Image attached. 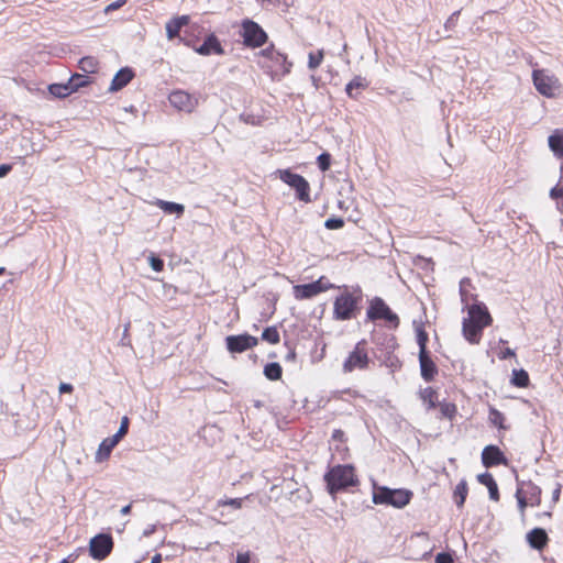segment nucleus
I'll use <instances>...</instances> for the list:
<instances>
[{
  "label": "nucleus",
  "mask_w": 563,
  "mask_h": 563,
  "mask_svg": "<svg viewBox=\"0 0 563 563\" xmlns=\"http://www.w3.org/2000/svg\"><path fill=\"white\" fill-rule=\"evenodd\" d=\"M335 287L336 285L330 283L325 276H321L311 283L295 285L292 290L297 300H306Z\"/></svg>",
  "instance_id": "0eeeda50"
},
{
  "label": "nucleus",
  "mask_w": 563,
  "mask_h": 563,
  "mask_svg": "<svg viewBox=\"0 0 563 563\" xmlns=\"http://www.w3.org/2000/svg\"><path fill=\"white\" fill-rule=\"evenodd\" d=\"M239 119L240 121H242L243 123L245 124H250V125H253V126H256V125H260L262 120L260 117L253 114V113H249V112H242L240 115H239Z\"/></svg>",
  "instance_id": "de8ad7c7"
},
{
  "label": "nucleus",
  "mask_w": 563,
  "mask_h": 563,
  "mask_svg": "<svg viewBox=\"0 0 563 563\" xmlns=\"http://www.w3.org/2000/svg\"><path fill=\"white\" fill-rule=\"evenodd\" d=\"M366 341H358L343 363V372L351 373L354 369H366L369 365V357L366 351Z\"/></svg>",
  "instance_id": "6e6552de"
},
{
  "label": "nucleus",
  "mask_w": 563,
  "mask_h": 563,
  "mask_svg": "<svg viewBox=\"0 0 563 563\" xmlns=\"http://www.w3.org/2000/svg\"><path fill=\"white\" fill-rule=\"evenodd\" d=\"M379 360H382V364L390 369L391 373L398 371L402 366V362L399 360L397 355L393 353H385L379 355Z\"/></svg>",
  "instance_id": "f704fd0d"
},
{
  "label": "nucleus",
  "mask_w": 563,
  "mask_h": 563,
  "mask_svg": "<svg viewBox=\"0 0 563 563\" xmlns=\"http://www.w3.org/2000/svg\"><path fill=\"white\" fill-rule=\"evenodd\" d=\"M205 35V27L198 23H188L180 37V42L188 47H197L199 40Z\"/></svg>",
  "instance_id": "6ab92c4d"
},
{
  "label": "nucleus",
  "mask_w": 563,
  "mask_h": 563,
  "mask_svg": "<svg viewBox=\"0 0 563 563\" xmlns=\"http://www.w3.org/2000/svg\"><path fill=\"white\" fill-rule=\"evenodd\" d=\"M416 341L419 346V353H429L430 352L428 350L429 334L424 330L422 324L416 327Z\"/></svg>",
  "instance_id": "e433bc0d"
},
{
  "label": "nucleus",
  "mask_w": 563,
  "mask_h": 563,
  "mask_svg": "<svg viewBox=\"0 0 563 563\" xmlns=\"http://www.w3.org/2000/svg\"><path fill=\"white\" fill-rule=\"evenodd\" d=\"M114 547L113 538L110 533L100 532L92 537L89 541V555L96 561L107 559Z\"/></svg>",
  "instance_id": "1a4fd4ad"
},
{
  "label": "nucleus",
  "mask_w": 563,
  "mask_h": 563,
  "mask_svg": "<svg viewBox=\"0 0 563 563\" xmlns=\"http://www.w3.org/2000/svg\"><path fill=\"white\" fill-rule=\"evenodd\" d=\"M99 60L95 56H84L78 62L80 70L87 74H95L98 70Z\"/></svg>",
  "instance_id": "473e14b6"
},
{
  "label": "nucleus",
  "mask_w": 563,
  "mask_h": 563,
  "mask_svg": "<svg viewBox=\"0 0 563 563\" xmlns=\"http://www.w3.org/2000/svg\"><path fill=\"white\" fill-rule=\"evenodd\" d=\"M550 197L556 201L563 198V180L560 179V183L550 189Z\"/></svg>",
  "instance_id": "603ef678"
},
{
  "label": "nucleus",
  "mask_w": 563,
  "mask_h": 563,
  "mask_svg": "<svg viewBox=\"0 0 563 563\" xmlns=\"http://www.w3.org/2000/svg\"><path fill=\"white\" fill-rule=\"evenodd\" d=\"M261 339L269 344H277L280 341L277 327H266L262 332Z\"/></svg>",
  "instance_id": "58836bf2"
},
{
  "label": "nucleus",
  "mask_w": 563,
  "mask_h": 563,
  "mask_svg": "<svg viewBox=\"0 0 563 563\" xmlns=\"http://www.w3.org/2000/svg\"><path fill=\"white\" fill-rule=\"evenodd\" d=\"M468 493L467 483L465 479L460 481V483L455 486L453 497L454 503L457 508H462L465 504L466 497Z\"/></svg>",
  "instance_id": "2f4dec72"
},
{
  "label": "nucleus",
  "mask_w": 563,
  "mask_h": 563,
  "mask_svg": "<svg viewBox=\"0 0 563 563\" xmlns=\"http://www.w3.org/2000/svg\"><path fill=\"white\" fill-rule=\"evenodd\" d=\"M344 219L341 217L332 216L324 221V228L328 230H339L344 227Z\"/></svg>",
  "instance_id": "a18cd8bd"
},
{
  "label": "nucleus",
  "mask_w": 563,
  "mask_h": 563,
  "mask_svg": "<svg viewBox=\"0 0 563 563\" xmlns=\"http://www.w3.org/2000/svg\"><path fill=\"white\" fill-rule=\"evenodd\" d=\"M124 437L125 434L121 433L120 431H117L112 437H109L107 439L110 442V444L115 446Z\"/></svg>",
  "instance_id": "052dcab7"
},
{
  "label": "nucleus",
  "mask_w": 563,
  "mask_h": 563,
  "mask_svg": "<svg viewBox=\"0 0 563 563\" xmlns=\"http://www.w3.org/2000/svg\"><path fill=\"white\" fill-rule=\"evenodd\" d=\"M489 422L498 428V430H507L508 426L505 424L506 418L505 415L496 409L495 407H489L488 415Z\"/></svg>",
  "instance_id": "c9c22d12"
},
{
  "label": "nucleus",
  "mask_w": 563,
  "mask_h": 563,
  "mask_svg": "<svg viewBox=\"0 0 563 563\" xmlns=\"http://www.w3.org/2000/svg\"><path fill=\"white\" fill-rule=\"evenodd\" d=\"M459 14H460V11H455L449 16V19L446 20V22L444 24L446 30H451L456 25Z\"/></svg>",
  "instance_id": "4d7b16f0"
},
{
  "label": "nucleus",
  "mask_w": 563,
  "mask_h": 563,
  "mask_svg": "<svg viewBox=\"0 0 563 563\" xmlns=\"http://www.w3.org/2000/svg\"><path fill=\"white\" fill-rule=\"evenodd\" d=\"M263 374L268 380H279L283 375V367L278 362H269L264 365Z\"/></svg>",
  "instance_id": "c756f323"
},
{
  "label": "nucleus",
  "mask_w": 563,
  "mask_h": 563,
  "mask_svg": "<svg viewBox=\"0 0 563 563\" xmlns=\"http://www.w3.org/2000/svg\"><path fill=\"white\" fill-rule=\"evenodd\" d=\"M190 21V16L187 14L178 15L170 19L166 23V36L168 40H180L183 32L185 30V25H187Z\"/></svg>",
  "instance_id": "4be33fe9"
},
{
  "label": "nucleus",
  "mask_w": 563,
  "mask_h": 563,
  "mask_svg": "<svg viewBox=\"0 0 563 563\" xmlns=\"http://www.w3.org/2000/svg\"><path fill=\"white\" fill-rule=\"evenodd\" d=\"M278 51L275 49V46L274 44H271L269 46H267L266 48H263L260 54L261 56L263 57H266L268 59H273V57L275 56V54L277 53Z\"/></svg>",
  "instance_id": "6e6d98bb"
},
{
  "label": "nucleus",
  "mask_w": 563,
  "mask_h": 563,
  "mask_svg": "<svg viewBox=\"0 0 563 563\" xmlns=\"http://www.w3.org/2000/svg\"><path fill=\"white\" fill-rule=\"evenodd\" d=\"M129 324L125 325L124 330H123V335L121 338V344L124 345V346H128V345H131V341L129 339Z\"/></svg>",
  "instance_id": "338daca9"
},
{
  "label": "nucleus",
  "mask_w": 563,
  "mask_h": 563,
  "mask_svg": "<svg viewBox=\"0 0 563 563\" xmlns=\"http://www.w3.org/2000/svg\"><path fill=\"white\" fill-rule=\"evenodd\" d=\"M561 489L562 485L560 483H556L555 488L552 492V503L553 505L556 504L561 496Z\"/></svg>",
  "instance_id": "0e129e2a"
},
{
  "label": "nucleus",
  "mask_w": 563,
  "mask_h": 563,
  "mask_svg": "<svg viewBox=\"0 0 563 563\" xmlns=\"http://www.w3.org/2000/svg\"><path fill=\"white\" fill-rule=\"evenodd\" d=\"M366 321H384L389 329H397L400 324L398 314L386 303L382 297H374L369 300L366 309Z\"/></svg>",
  "instance_id": "20e7f679"
},
{
  "label": "nucleus",
  "mask_w": 563,
  "mask_h": 563,
  "mask_svg": "<svg viewBox=\"0 0 563 563\" xmlns=\"http://www.w3.org/2000/svg\"><path fill=\"white\" fill-rule=\"evenodd\" d=\"M413 493L407 488H389L387 486L373 485V503L387 505L401 509L412 499Z\"/></svg>",
  "instance_id": "7ed1b4c3"
},
{
  "label": "nucleus",
  "mask_w": 563,
  "mask_h": 563,
  "mask_svg": "<svg viewBox=\"0 0 563 563\" xmlns=\"http://www.w3.org/2000/svg\"><path fill=\"white\" fill-rule=\"evenodd\" d=\"M239 36L247 48H261L268 42L267 32L251 18H244L240 22Z\"/></svg>",
  "instance_id": "39448f33"
},
{
  "label": "nucleus",
  "mask_w": 563,
  "mask_h": 563,
  "mask_svg": "<svg viewBox=\"0 0 563 563\" xmlns=\"http://www.w3.org/2000/svg\"><path fill=\"white\" fill-rule=\"evenodd\" d=\"M532 81L540 95L547 98L554 97L556 79L553 76L548 75L544 69H533Z\"/></svg>",
  "instance_id": "9b49d317"
},
{
  "label": "nucleus",
  "mask_w": 563,
  "mask_h": 563,
  "mask_svg": "<svg viewBox=\"0 0 563 563\" xmlns=\"http://www.w3.org/2000/svg\"><path fill=\"white\" fill-rule=\"evenodd\" d=\"M468 316L467 319L474 320L475 322L483 323L484 325H490L493 318L488 311L486 305L482 301L474 299V302L466 308Z\"/></svg>",
  "instance_id": "2eb2a0df"
},
{
  "label": "nucleus",
  "mask_w": 563,
  "mask_h": 563,
  "mask_svg": "<svg viewBox=\"0 0 563 563\" xmlns=\"http://www.w3.org/2000/svg\"><path fill=\"white\" fill-rule=\"evenodd\" d=\"M271 60L283 68V75L290 73L292 63L288 62L286 54L277 52Z\"/></svg>",
  "instance_id": "a19ab883"
},
{
  "label": "nucleus",
  "mask_w": 563,
  "mask_h": 563,
  "mask_svg": "<svg viewBox=\"0 0 563 563\" xmlns=\"http://www.w3.org/2000/svg\"><path fill=\"white\" fill-rule=\"evenodd\" d=\"M92 80L85 74L75 73L67 80V84L71 87V91L77 92L80 88L87 87Z\"/></svg>",
  "instance_id": "7c9ffc66"
},
{
  "label": "nucleus",
  "mask_w": 563,
  "mask_h": 563,
  "mask_svg": "<svg viewBox=\"0 0 563 563\" xmlns=\"http://www.w3.org/2000/svg\"><path fill=\"white\" fill-rule=\"evenodd\" d=\"M517 486L521 485L525 497L529 500L531 507H538L541 505L542 489L531 481H521L516 475Z\"/></svg>",
  "instance_id": "412c9836"
},
{
  "label": "nucleus",
  "mask_w": 563,
  "mask_h": 563,
  "mask_svg": "<svg viewBox=\"0 0 563 563\" xmlns=\"http://www.w3.org/2000/svg\"><path fill=\"white\" fill-rule=\"evenodd\" d=\"M510 384L515 387L519 388H526L530 384L529 374L526 369L519 368V369H512Z\"/></svg>",
  "instance_id": "c85d7f7f"
},
{
  "label": "nucleus",
  "mask_w": 563,
  "mask_h": 563,
  "mask_svg": "<svg viewBox=\"0 0 563 563\" xmlns=\"http://www.w3.org/2000/svg\"><path fill=\"white\" fill-rule=\"evenodd\" d=\"M147 260L153 271L158 273L164 269V260H162L159 256L155 255L154 253H151Z\"/></svg>",
  "instance_id": "09e8293b"
},
{
  "label": "nucleus",
  "mask_w": 563,
  "mask_h": 563,
  "mask_svg": "<svg viewBox=\"0 0 563 563\" xmlns=\"http://www.w3.org/2000/svg\"><path fill=\"white\" fill-rule=\"evenodd\" d=\"M420 374L424 382H433L438 375V366L432 360L431 352L418 353Z\"/></svg>",
  "instance_id": "a211bd4d"
},
{
  "label": "nucleus",
  "mask_w": 563,
  "mask_h": 563,
  "mask_svg": "<svg viewBox=\"0 0 563 563\" xmlns=\"http://www.w3.org/2000/svg\"><path fill=\"white\" fill-rule=\"evenodd\" d=\"M128 2V0H115L111 3H109L106 8H104V13L106 14H109L115 10H119L120 8H122L125 3Z\"/></svg>",
  "instance_id": "5fc2aeb1"
},
{
  "label": "nucleus",
  "mask_w": 563,
  "mask_h": 563,
  "mask_svg": "<svg viewBox=\"0 0 563 563\" xmlns=\"http://www.w3.org/2000/svg\"><path fill=\"white\" fill-rule=\"evenodd\" d=\"M323 60V51H319L317 54L316 53H309V56H308V68L313 70L316 68H318L320 66V64L322 63Z\"/></svg>",
  "instance_id": "49530a36"
},
{
  "label": "nucleus",
  "mask_w": 563,
  "mask_h": 563,
  "mask_svg": "<svg viewBox=\"0 0 563 563\" xmlns=\"http://www.w3.org/2000/svg\"><path fill=\"white\" fill-rule=\"evenodd\" d=\"M325 488L329 495L335 498L340 492H346L360 484L353 464H336L329 466L323 475Z\"/></svg>",
  "instance_id": "f03ea898"
},
{
  "label": "nucleus",
  "mask_w": 563,
  "mask_h": 563,
  "mask_svg": "<svg viewBox=\"0 0 563 563\" xmlns=\"http://www.w3.org/2000/svg\"><path fill=\"white\" fill-rule=\"evenodd\" d=\"M335 288L342 291L333 301V319L336 321H349L355 319L362 310L363 290L356 285L350 289L349 286L342 285Z\"/></svg>",
  "instance_id": "f257e3e1"
},
{
  "label": "nucleus",
  "mask_w": 563,
  "mask_h": 563,
  "mask_svg": "<svg viewBox=\"0 0 563 563\" xmlns=\"http://www.w3.org/2000/svg\"><path fill=\"white\" fill-rule=\"evenodd\" d=\"M421 397L424 401L428 402V408L433 409L438 406L434 398L437 397V391L432 387H427L421 393Z\"/></svg>",
  "instance_id": "37998d69"
},
{
  "label": "nucleus",
  "mask_w": 563,
  "mask_h": 563,
  "mask_svg": "<svg viewBox=\"0 0 563 563\" xmlns=\"http://www.w3.org/2000/svg\"><path fill=\"white\" fill-rule=\"evenodd\" d=\"M284 345L288 349L284 357L285 362H295L297 358L296 349L288 341H285Z\"/></svg>",
  "instance_id": "864d4df0"
},
{
  "label": "nucleus",
  "mask_w": 563,
  "mask_h": 563,
  "mask_svg": "<svg viewBox=\"0 0 563 563\" xmlns=\"http://www.w3.org/2000/svg\"><path fill=\"white\" fill-rule=\"evenodd\" d=\"M195 52L202 56L224 55V48L214 33L205 35L203 42L195 47Z\"/></svg>",
  "instance_id": "4468645a"
},
{
  "label": "nucleus",
  "mask_w": 563,
  "mask_h": 563,
  "mask_svg": "<svg viewBox=\"0 0 563 563\" xmlns=\"http://www.w3.org/2000/svg\"><path fill=\"white\" fill-rule=\"evenodd\" d=\"M278 175L282 181L287 184L296 192V198L302 202H311L310 185L308 180L300 174L294 173L291 169H279Z\"/></svg>",
  "instance_id": "423d86ee"
},
{
  "label": "nucleus",
  "mask_w": 563,
  "mask_h": 563,
  "mask_svg": "<svg viewBox=\"0 0 563 563\" xmlns=\"http://www.w3.org/2000/svg\"><path fill=\"white\" fill-rule=\"evenodd\" d=\"M516 355L515 351L510 347H506L504 351H501L499 353V358L500 360H508V358H511Z\"/></svg>",
  "instance_id": "680f3d73"
},
{
  "label": "nucleus",
  "mask_w": 563,
  "mask_h": 563,
  "mask_svg": "<svg viewBox=\"0 0 563 563\" xmlns=\"http://www.w3.org/2000/svg\"><path fill=\"white\" fill-rule=\"evenodd\" d=\"M526 541L531 549L543 551L548 547L550 538L544 528L534 527L526 533Z\"/></svg>",
  "instance_id": "f3484780"
},
{
  "label": "nucleus",
  "mask_w": 563,
  "mask_h": 563,
  "mask_svg": "<svg viewBox=\"0 0 563 563\" xmlns=\"http://www.w3.org/2000/svg\"><path fill=\"white\" fill-rule=\"evenodd\" d=\"M438 406L442 418L453 420L457 413V408L453 402H439Z\"/></svg>",
  "instance_id": "ea45409f"
},
{
  "label": "nucleus",
  "mask_w": 563,
  "mask_h": 563,
  "mask_svg": "<svg viewBox=\"0 0 563 563\" xmlns=\"http://www.w3.org/2000/svg\"><path fill=\"white\" fill-rule=\"evenodd\" d=\"M243 498H228L225 500H219V506H230L234 509H240L243 505Z\"/></svg>",
  "instance_id": "3c124183"
},
{
  "label": "nucleus",
  "mask_w": 563,
  "mask_h": 563,
  "mask_svg": "<svg viewBox=\"0 0 563 563\" xmlns=\"http://www.w3.org/2000/svg\"><path fill=\"white\" fill-rule=\"evenodd\" d=\"M486 327L487 325H484L483 323L475 322L474 320L464 318L462 322L463 336L471 344H477L479 343L483 335V330Z\"/></svg>",
  "instance_id": "dca6fc26"
},
{
  "label": "nucleus",
  "mask_w": 563,
  "mask_h": 563,
  "mask_svg": "<svg viewBox=\"0 0 563 563\" xmlns=\"http://www.w3.org/2000/svg\"><path fill=\"white\" fill-rule=\"evenodd\" d=\"M515 498L517 500V507L520 515V519L522 522L526 520V509L530 506L529 500L525 497L521 485H518L515 493Z\"/></svg>",
  "instance_id": "72a5a7b5"
},
{
  "label": "nucleus",
  "mask_w": 563,
  "mask_h": 563,
  "mask_svg": "<svg viewBox=\"0 0 563 563\" xmlns=\"http://www.w3.org/2000/svg\"><path fill=\"white\" fill-rule=\"evenodd\" d=\"M331 161H332L331 154L328 152H322L317 157V165L321 172H327L328 169H330Z\"/></svg>",
  "instance_id": "c03bdc74"
},
{
  "label": "nucleus",
  "mask_w": 563,
  "mask_h": 563,
  "mask_svg": "<svg viewBox=\"0 0 563 563\" xmlns=\"http://www.w3.org/2000/svg\"><path fill=\"white\" fill-rule=\"evenodd\" d=\"M58 390L60 394H69L74 390V386L69 383H60Z\"/></svg>",
  "instance_id": "69168bd1"
},
{
  "label": "nucleus",
  "mask_w": 563,
  "mask_h": 563,
  "mask_svg": "<svg viewBox=\"0 0 563 563\" xmlns=\"http://www.w3.org/2000/svg\"><path fill=\"white\" fill-rule=\"evenodd\" d=\"M13 168L12 164L4 163L0 164V178L5 177Z\"/></svg>",
  "instance_id": "e2e57ef3"
},
{
  "label": "nucleus",
  "mask_w": 563,
  "mask_h": 563,
  "mask_svg": "<svg viewBox=\"0 0 563 563\" xmlns=\"http://www.w3.org/2000/svg\"><path fill=\"white\" fill-rule=\"evenodd\" d=\"M380 354L393 353L398 347L397 339L393 334H384L376 341Z\"/></svg>",
  "instance_id": "bb28decb"
},
{
  "label": "nucleus",
  "mask_w": 563,
  "mask_h": 563,
  "mask_svg": "<svg viewBox=\"0 0 563 563\" xmlns=\"http://www.w3.org/2000/svg\"><path fill=\"white\" fill-rule=\"evenodd\" d=\"M115 446L110 444V442L108 441V439H103L101 441V443L99 444V448L96 452V462L98 463H101L106 460H108L111 455V452L112 450L114 449Z\"/></svg>",
  "instance_id": "4c0bfd02"
},
{
  "label": "nucleus",
  "mask_w": 563,
  "mask_h": 563,
  "mask_svg": "<svg viewBox=\"0 0 563 563\" xmlns=\"http://www.w3.org/2000/svg\"><path fill=\"white\" fill-rule=\"evenodd\" d=\"M368 82L365 78L361 76H355L352 80H350L345 86L346 95L352 99H357L358 93L354 92L355 90L366 89Z\"/></svg>",
  "instance_id": "cd10ccee"
},
{
  "label": "nucleus",
  "mask_w": 563,
  "mask_h": 563,
  "mask_svg": "<svg viewBox=\"0 0 563 563\" xmlns=\"http://www.w3.org/2000/svg\"><path fill=\"white\" fill-rule=\"evenodd\" d=\"M454 551H442L435 555V563H454Z\"/></svg>",
  "instance_id": "8fccbe9b"
},
{
  "label": "nucleus",
  "mask_w": 563,
  "mask_h": 563,
  "mask_svg": "<svg viewBox=\"0 0 563 563\" xmlns=\"http://www.w3.org/2000/svg\"><path fill=\"white\" fill-rule=\"evenodd\" d=\"M129 427H130L129 417H126V416L122 417L118 431H120L121 433L126 435V433L129 431Z\"/></svg>",
  "instance_id": "13d9d810"
},
{
  "label": "nucleus",
  "mask_w": 563,
  "mask_h": 563,
  "mask_svg": "<svg viewBox=\"0 0 563 563\" xmlns=\"http://www.w3.org/2000/svg\"><path fill=\"white\" fill-rule=\"evenodd\" d=\"M154 205L168 216L175 214L177 218H180L185 212V206L178 202L156 199Z\"/></svg>",
  "instance_id": "393cba45"
},
{
  "label": "nucleus",
  "mask_w": 563,
  "mask_h": 563,
  "mask_svg": "<svg viewBox=\"0 0 563 563\" xmlns=\"http://www.w3.org/2000/svg\"><path fill=\"white\" fill-rule=\"evenodd\" d=\"M482 464L486 468L495 467L498 465L507 466L509 461L500 448L496 444H488L482 451Z\"/></svg>",
  "instance_id": "ddd939ff"
},
{
  "label": "nucleus",
  "mask_w": 563,
  "mask_h": 563,
  "mask_svg": "<svg viewBox=\"0 0 563 563\" xmlns=\"http://www.w3.org/2000/svg\"><path fill=\"white\" fill-rule=\"evenodd\" d=\"M344 437V432L340 429L338 430H334L333 433H332V439L334 440H342V438Z\"/></svg>",
  "instance_id": "774afa93"
},
{
  "label": "nucleus",
  "mask_w": 563,
  "mask_h": 563,
  "mask_svg": "<svg viewBox=\"0 0 563 563\" xmlns=\"http://www.w3.org/2000/svg\"><path fill=\"white\" fill-rule=\"evenodd\" d=\"M135 73L132 67L124 66L121 67L115 75L113 76L109 91L110 92H117L122 90L124 87H126L131 80L134 78Z\"/></svg>",
  "instance_id": "aec40b11"
},
{
  "label": "nucleus",
  "mask_w": 563,
  "mask_h": 563,
  "mask_svg": "<svg viewBox=\"0 0 563 563\" xmlns=\"http://www.w3.org/2000/svg\"><path fill=\"white\" fill-rule=\"evenodd\" d=\"M548 145L553 155L563 161V129H555L548 136ZM561 180H563V162L560 166Z\"/></svg>",
  "instance_id": "5701e85b"
},
{
  "label": "nucleus",
  "mask_w": 563,
  "mask_h": 563,
  "mask_svg": "<svg viewBox=\"0 0 563 563\" xmlns=\"http://www.w3.org/2000/svg\"><path fill=\"white\" fill-rule=\"evenodd\" d=\"M47 91L53 98L64 99L73 93L71 87L66 82H53L47 86Z\"/></svg>",
  "instance_id": "a878e982"
},
{
  "label": "nucleus",
  "mask_w": 563,
  "mask_h": 563,
  "mask_svg": "<svg viewBox=\"0 0 563 563\" xmlns=\"http://www.w3.org/2000/svg\"><path fill=\"white\" fill-rule=\"evenodd\" d=\"M124 437L125 434L121 433L120 431H117L112 437H109L107 439L110 442V444L115 446Z\"/></svg>",
  "instance_id": "bf43d9fd"
},
{
  "label": "nucleus",
  "mask_w": 563,
  "mask_h": 563,
  "mask_svg": "<svg viewBox=\"0 0 563 563\" xmlns=\"http://www.w3.org/2000/svg\"><path fill=\"white\" fill-rule=\"evenodd\" d=\"M477 482L488 489L489 498L493 501H498L500 498L499 488L494 476L489 472H484L477 475Z\"/></svg>",
  "instance_id": "b1692460"
},
{
  "label": "nucleus",
  "mask_w": 563,
  "mask_h": 563,
  "mask_svg": "<svg viewBox=\"0 0 563 563\" xmlns=\"http://www.w3.org/2000/svg\"><path fill=\"white\" fill-rule=\"evenodd\" d=\"M224 343L230 354H241L255 347L258 344V338L247 332L230 334L225 336Z\"/></svg>",
  "instance_id": "9d476101"
},
{
  "label": "nucleus",
  "mask_w": 563,
  "mask_h": 563,
  "mask_svg": "<svg viewBox=\"0 0 563 563\" xmlns=\"http://www.w3.org/2000/svg\"><path fill=\"white\" fill-rule=\"evenodd\" d=\"M466 285L470 286L471 280L468 278H463L460 282V296H461V301L464 305L463 310H465L467 307H470L472 305V303H470V299H473V295H471L466 291V288H465Z\"/></svg>",
  "instance_id": "79ce46f5"
},
{
  "label": "nucleus",
  "mask_w": 563,
  "mask_h": 563,
  "mask_svg": "<svg viewBox=\"0 0 563 563\" xmlns=\"http://www.w3.org/2000/svg\"><path fill=\"white\" fill-rule=\"evenodd\" d=\"M168 100L179 111L190 113L198 106V98L184 90H174Z\"/></svg>",
  "instance_id": "f8f14e48"
}]
</instances>
